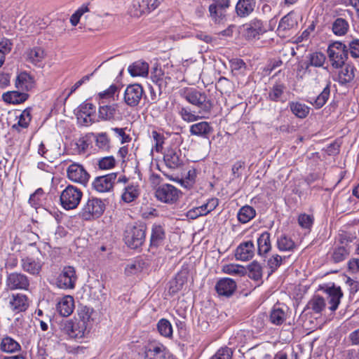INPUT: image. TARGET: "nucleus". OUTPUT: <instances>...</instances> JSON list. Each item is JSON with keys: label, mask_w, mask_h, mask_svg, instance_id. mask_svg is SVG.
<instances>
[{"label": "nucleus", "mask_w": 359, "mask_h": 359, "mask_svg": "<svg viewBox=\"0 0 359 359\" xmlns=\"http://www.w3.org/2000/svg\"><path fill=\"white\" fill-rule=\"evenodd\" d=\"M180 96L189 104L197 107L199 114H210L212 103L207 95L195 88H184L180 90Z\"/></svg>", "instance_id": "f257e3e1"}, {"label": "nucleus", "mask_w": 359, "mask_h": 359, "mask_svg": "<svg viewBox=\"0 0 359 359\" xmlns=\"http://www.w3.org/2000/svg\"><path fill=\"white\" fill-rule=\"evenodd\" d=\"M327 56L332 67L334 69L341 68L348 58L347 46L341 41L331 43L327 48Z\"/></svg>", "instance_id": "f03ea898"}, {"label": "nucleus", "mask_w": 359, "mask_h": 359, "mask_svg": "<svg viewBox=\"0 0 359 359\" xmlns=\"http://www.w3.org/2000/svg\"><path fill=\"white\" fill-rule=\"evenodd\" d=\"M146 230L144 224L127 226L124 236L126 244L132 249L141 247L145 241Z\"/></svg>", "instance_id": "7ed1b4c3"}, {"label": "nucleus", "mask_w": 359, "mask_h": 359, "mask_svg": "<svg viewBox=\"0 0 359 359\" xmlns=\"http://www.w3.org/2000/svg\"><path fill=\"white\" fill-rule=\"evenodd\" d=\"M104 210V202L100 198L92 197L84 203L79 212V216L84 220H92L101 217Z\"/></svg>", "instance_id": "20e7f679"}, {"label": "nucleus", "mask_w": 359, "mask_h": 359, "mask_svg": "<svg viewBox=\"0 0 359 359\" xmlns=\"http://www.w3.org/2000/svg\"><path fill=\"white\" fill-rule=\"evenodd\" d=\"M83 197L82 191L74 186L68 185L61 192L60 201L61 206L67 210H74L78 207Z\"/></svg>", "instance_id": "39448f33"}, {"label": "nucleus", "mask_w": 359, "mask_h": 359, "mask_svg": "<svg viewBox=\"0 0 359 359\" xmlns=\"http://www.w3.org/2000/svg\"><path fill=\"white\" fill-rule=\"evenodd\" d=\"M98 116L103 121H119L128 116V111L127 107L122 104L103 105L99 108Z\"/></svg>", "instance_id": "423d86ee"}, {"label": "nucleus", "mask_w": 359, "mask_h": 359, "mask_svg": "<svg viewBox=\"0 0 359 359\" xmlns=\"http://www.w3.org/2000/svg\"><path fill=\"white\" fill-rule=\"evenodd\" d=\"M60 329L69 338L75 339L83 338L88 332L86 325L79 323L76 319H69L62 322Z\"/></svg>", "instance_id": "0eeeda50"}, {"label": "nucleus", "mask_w": 359, "mask_h": 359, "mask_svg": "<svg viewBox=\"0 0 359 359\" xmlns=\"http://www.w3.org/2000/svg\"><path fill=\"white\" fill-rule=\"evenodd\" d=\"M77 279L75 268L72 266H66L62 268L58 275L56 284L60 289L72 290L75 287Z\"/></svg>", "instance_id": "6e6552de"}, {"label": "nucleus", "mask_w": 359, "mask_h": 359, "mask_svg": "<svg viewBox=\"0 0 359 359\" xmlns=\"http://www.w3.org/2000/svg\"><path fill=\"white\" fill-rule=\"evenodd\" d=\"M159 4L158 0H133L130 12L131 15L140 18L156 10Z\"/></svg>", "instance_id": "1a4fd4ad"}, {"label": "nucleus", "mask_w": 359, "mask_h": 359, "mask_svg": "<svg viewBox=\"0 0 359 359\" xmlns=\"http://www.w3.org/2000/svg\"><path fill=\"white\" fill-rule=\"evenodd\" d=\"M96 107L92 103L86 101L81 104L77 109L76 116L79 124L90 126L95 122Z\"/></svg>", "instance_id": "9d476101"}, {"label": "nucleus", "mask_w": 359, "mask_h": 359, "mask_svg": "<svg viewBox=\"0 0 359 359\" xmlns=\"http://www.w3.org/2000/svg\"><path fill=\"white\" fill-rule=\"evenodd\" d=\"M180 193V191L173 185L163 184L156 188L155 196L163 203H173L178 200Z\"/></svg>", "instance_id": "9b49d317"}, {"label": "nucleus", "mask_w": 359, "mask_h": 359, "mask_svg": "<svg viewBox=\"0 0 359 359\" xmlns=\"http://www.w3.org/2000/svg\"><path fill=\"white\" fill-rule=\"evenodd\" d=\"M117 173L111 172L105 175L97 177L92 183V187L98 193H107L113 189L116 180Z\"/></svg>", "instance_id": "f8f14e48"}, {"label": "nucleus", "mask_w": 359, "mask_h": 359, "mask_svg": "<svg viewBox=\"0 0 359 359\" xmlns=\"http://www.w3.org/2000/svg\"><path fill=\"white\" fill-rule=\"evenodd\" d=\"M144 95L143 88L139 84H131L126 87L123 94L125 103L131 107H136L140 102Z\"/></svg>", "instance_id": "ddd939ff"}, {"label": "nucleus", "mask_w": 359, "mask_h": 359, "mask_svg": "<svg viewBox=\"0 0 359 359\" xmlns=\"http://www.w3.org/2000/svg\"><path fill=\"white\" fill-rule=\"evenodd\" d=\"M67 177L72 182L86 186L89 180L90 175L83 165L79 163L71 164L67 170Z\"/></svg>", "instance_id": "4468645a"}, {"label": "nucleus", "mask_w": 359, "mask_h": 359, "mask_svg": "<svg viewBox=\"0 0 359 359\" xmlns=\"http://www.w3.org/2000/svg\"><path fill=\"white\" fill-rule=\"evenodd\" d=\"M6 285L10 290H28L29 280L21 273H11L6 279Z\"/></svg>", "instance_id": "2eb2a0df"}, {"label": "nucleus", "mask_w": 359, "mask_h": 359, "mask_svg": "<svg viewBox=\"0 0 359 359\" xmlns=\"http://www.w3.org/2000/svg\"><path fill=\"white\" fill-rule=\"evenodd\" d=\"M266 32V28L262 20L254 19L244 25V35L248 39L259 37Z\"/></svg>", "instance_id": "dca6fc26"}, {"label": "nucleus", "mask_w": 359, "mask_h": 359, "mask_svg": "<svg viewBox=\"0 0 359 359\" xmlns=\"http://www.w3.org/2000/svg\"><path fill=\"white\" fill-rule=\"evenodd\" d=\"M288 308L283 304H275L270 311L269 321L275 325L283 324L287 318Z\"/></svg>", "instance_id": "f3484780"}, {"label": "nucleus", "mask_w": 359, "mask_h": 359, "mask_svg": "<svg viewBox=\"0 0 359 359\" xmlns=\"http://www.w3.org/2000/svg\"><path fill=\"white\" fill-rule=\"evenodd\" d=\"M20 265L25 272L32 275H38L41 270L43 262L39 258L27 256L21 259Z\"/></svg>", "instance_id": "a211bd4d"}, {"label": "nucleus", "mask_w": 359, "mask_h": 359, "mask_svg": "<svg viewBox=\"0 0 359 359\" xmlns=\"http://www.w3.org/2000/svg\"><path fill=\"white\" fill-rule=\"evenodd\" d=\"M255 254V245L252 241L241 243L235 252V257L237 260L248 261L252 259Z\"/></svg>", "instance_id": "6ab92c4d"}, {"label": "nucleus", "mask_w": 359, "mask_h": 359, "mask_svg": "<svg viewBox=\"0 0 359 359\" xmlns=\"http://www.w3.org/2000/svg\"><path fill=\"white\" fill-rule=\"evenodd\" d=\"M236 282L229 278H224L219 280L215 285V290L219 296L230 297L236 289Z\"/></svg>", "instance_id": "aec40b11"}, {"label": "nucleus", "mask_w": 359, "mask_h": 359, "mask_svg": "<svg viewBox=\"0 0 359 359\" xmlns=\"http://www.w3.org/2000/svg\"><path fill=\"white\" fill-rule=\"evenodd\" d=\"M29 306L28 298L25 294H13L9 299V307L15 313L26 311Z\"/></svg>", "instance_id": "412c9836"}, {"label": "nucleus", "mask_w": 359, "mask_h": 359, "mask_svg": "<svg viewBox=\"0 0 359 359\" xmlns=\"http://www.w3.org/2000/svg\"><path fill=\"white\" fill-rule=\"evenodd\" d=\"M25 57L27 62L36 66H41L46 57V53L41 47L35 46L27 49Z\"/></svg>", "instance_id": "4be33fe9"}, {"label": "nucleus", "mask_w": 359, "mask_h": 359, "mask_svg": "<svg viewBox=\"0 0 359 359\" xmlns=\"http://www.w3.org/2000/svg\"><path fill=\"white\" fill-rule=\"evenodd\" d=\"M212 131V126L207 121L196 123L189 127V133L191 135L202 138H208Z\"/></svg>", "instance_id": "5701e85b"}, {"label": "nucleus", "mask_w": 359, "mask_h": 359, "mask_svg": "<svg viewBox=\"0 0 359 359\" xmlns=\"http://www.w3.org/2000/svg\"><path fill=\"white\" fill-rule=\"evenodd\" d=\"M57 311L64 317L69 316L74 309V300L73 297L66 295L61 298L57 304Z\"/></svg>", "instance_id": "b1692460"}, {"label": "nucleus", "mask_w": 359, "mask_h": 359, "mask_svg": "<svg viewBox=\"0 0 359 359\" xmlns=\"http://www.w3.org/2000/svg\"><path fill=\"white\" fill-rule=\"evenodd\" d=\"M330 29L336 36H344L349 30L348 22L342 18H337L330 24Z\"/></svg>", "instance_id": "393cba45"}, {"label": "nucleus", "mask_w": 359, "mask_h": 359, "mask_svg": "<svg viewBox=\"0 0 359 359\" xmlns=\"http://www.w3.org/2000/svg\"><path fill=\"white\" fill-rule=\"evenodd\" d=\"M15 87L20 90H32L34 87L33 77L25 72L20 73L15 80Z\"/></svg>", "instance_id": "a878e982"}, {"label": "nucleus", "mask_w": 359, "mask_h": 359, "mask_svg": "<svg viewBox=\"0 0 359 359\" xmlns=\"http://www.w3.org/2000/svg\"><path fill=\"white\" fill-rule=\"evenodd\" d=\"M178 114L181 118L187 123H192L205 118L206 114H199L191 109L189 107H181L178 109Z\"/></svg>", "instance_id": "bb28decb"}, {"label": "nucleus", "mask_w": 359, "mask_h": 359, "mask_svg": "<svg viewBox=\"0 0 359 359\" xmlns=\"http://www.w3.org/2000/svg\"><path fill=\"white\" fill-rule=\"evenodd\" d=\"M165 238V232L163 226L154 224L151 227L150 244L151 246L158 247L163 244Z\"/></svg>", "instance_id": "cd10ccee"}, {"label": "nucleus", "mask_w": 359, "mask_h": 359, "mask_svg": "<svg viewBox=\"0 0 359 359\" xmlns=\"http://www.w3.org/2000/svg\"><path fill=\"white\" fill-rule=\"evenodd\" d=\"M255 5L256 0H238L236 6V13L239 17H247L253 12Z\"/></svg>", "instance_id": "c85d7f7f"}, {"label": "nucleus", "mask_w": 359, "mask_h": 359, "mask_svg": "<svg viewBox=\"0 0 359 359\" xmlns=\"http://www.w3.org/2000/svg\"><path fill=\"white\" fill-rule=\"evenodd\" d=\"M342 296L343 293L340 287H332L327 290V302L331 311L337 310Z\"/></svg>", "instance_id": "c756f323"}, {"label": "nucleus", "mask_w": 359, "mask_h": 359, "mask_svg": "<svg viewBox=\"0 0 359 359\" xmlns=\"http://www.w3.org/2000/svg\"><path fill=\"white\" fill-rule=\"evenodd\" d=\"M285 90V86L283 83H276L269 90V99L273 102H284L286 100Z\"/></svg>", "instance_id": "7c9ffc66"}, {"label": "nucleus", "mask_w": 359, "mask_h": 359, "mask_svg": "<svg viewBox=\"0 0 359 359\" xmlns=\"http://www.w3.org/2000/svg\"><path fill=\"white\" fill-rule=\"evenodd\" d=\"M128 72L135 76H147L149 73V65L143 61H136L128 67Z\"/></svg>", "instance_id": "2f4dec72"}, {"label": "nucleus", "mask_w": 359, "mask_h": 359, "mask_svg": "<svg viewBox=\"0 0 359 359\" xmlns=\"http://www.w3.org/2000/svg\"><path fill=\"white\" fill-rule=\"evenodd\" d=\"M21 350L20 344L13 338L6 336L0 341V351L5 353H15Z\"/></svg>", "instance_id": "473e14b6"}, {"label": "nucleus", "mask_w": 359, "mask_h": 359, "mask_svg": "<svg viewBox=\"0 0 359 359\" xmlns=\"http://www.w3.org/2000/svg\"><path fill=\"white\" fill-rule=\"evenodd\" d=\"M3 100L9 104H18L24 102L28 98V94L19 91H9L3 94Z\"/></svg>", "instance_id": "72a5a7b5"}, {"label": "nucleus", "mask_w": 359, "mask_h": 359, "mask_svg": "<svg viewBox=\"0 0 359 359\" xmlns=\"http://www.w3.org/2000/svg\"><path fill=\"white\" fill-rule=\"evenodd\" d=\"M276 245L281 252H293L297 248L294 241L285 234H282L278 237Z\"/></svg>", "instance_id": "f704fd0d"}, {"label": "nucleus", "mask_w": 359, "mask_h": 359, "mask_svg": "<svg viewBox=\"0 0 359 359\" xmlns=\"http://www.w3.org/2000/svg\"><path fill=\"white\" fill-rule=\"evenodd\" d=\"M140 195L138 185L133 183L127 184L121 194V199L125 203H129L134 201Z\"/></svg>", "instance_id": "c9c22d12"}, {"label": "nucleus", "mask_w": 359, "mask_h": 359, "mask_svg": "<svg viewBox=\"0 0 359 359\" xmlns=\"http://www.w3.org/2000/svg\"><path fill=\"white\" fill-rule=\"evenodd\" d=\"M166 355V348L163 345H154L145 351L144 359H165Z\"/></svg>", "instance_id": "e433bc0d"}, {"label": "nucleus", "mask_w": 359, "mask_h": 359, "mask_svg": "<svg viewBox=\"0 0 359 359\" xmlns=\"http://www.w3.org/2000/svg\"><path fill=\"white\" fill-rule=\"evenodd\" d=\"M93 310L86 306H79L76 311V316L74 318L79 323H83L88 328L91 320Z\"/></svg>", "instance_id": "4c0bfd02"}, {"label": "nucleus", "mask_w": 359, "mask_h": 359, "mask_svg": "<svg viewBox=\"0 0 359 359\" xmlns=\"http://www.w3.org/2000/svg\"><path fill=\"white\" fill-rule=\"evenodd\" d=\"M338 74V81L341 84H346L352 81L355 77L354 66L346 65L343 66Z\"/></svg>", "instance_id": "58836bf2"}, {"label": "nucleus", "mask_w": 359, "mask_h": 359, "mask_svg": "<svg viewBox=\"0 0 359 359\" xmlns=\"http://www.w3.org/2000/svg\"><path fill=\"white\" fill-rule=\"evenodd\" d=\"M258 254L264 255L268 253L271 248L270 233L267 231L263 232L257 238Z\"/></svg>", "instance_id": "ea45409f"}, {"label": "nucleus", "mask_w": 359, "mask_h": 359, "mask_svg": "<svg viewBox=\"0 0 359 359\" xmlns=\"http://www.w3.org/2000/svg\"><path fill=\"white\" fill-rule=\"evenodd\" d=\"M349 250L346 246H337L330 252V259L334 263H339L345 260L349 255Z\"/></svg>", "instance_id": "a19ab883"}, {"label": "nucleus", "mask_w": 359, "mask_h": 359, "mask_svg": "<svg viewBox=\"0 0 359 359\" xmlns=\"http://www.w3.org/2000/svg\"><path fill=\"white\" fill-rule=\"evenodd\" d=\"M289 107L292 114L299 118H306L310 111L308 106L299 102H291Z\"/></svg>", "instance_id": "79ce46f5"}, {"label": "nucleus", "mask_w": 359, "mask_h": 359, "mask_svg": "<svg viewBox=\"0 0 359 359\" xmlns=\"http://www.w3.org/2000/svg\"><path fill=\"white\" fill-rule=\"evenodd\" d=\"M163 159L166 165L172 169L177 168L182 164L179 154L172 149H170L165 153Z\"/></svg>", "instance_id": "37998d69"}, {"label": "nucleus", "mask_w": 359, "mask_h": 359, "mask_svg": "<svg viewBox=\"0 0 359 359\" xmlns=\"http://www.w3.org/2000/svg\"><path fill=\"white\" fill-rule=\"evenodd\" d=\"M255 215L256 211L252 207L245 205L239 210L237 217L240 222L245 224L252 219Z\"/></svg>", "instance_id": "c03bdc74"}, {"label": "nucleus", "mask_w": 359, "mask_h": 359, "mask_svg": "<svg viewBox=\"0 0 359 359\" xmlns=\"http://www.w3.org/2000/svg\"><path fill=\"white\" fill-rule=\"evenodd\" d=\"M307 59L309 66H310V67L316 68L323 67L326 60V57L320 52H315L309 54L307 56Z\"/></svg>", "instance_id": "a18cd8bd"}, {"label": "nucleus", "mask_w": 359, "mask_h": 359, "mask_svg": "<svg viewBox=\"0 0 359 359\" xmlns=\"http://www.w3.org/2000/svg\"><path fill=\"white\" fill-rule=\"evenodd\" d=\"M157 330L160 334L164 337L170 339L172 337V327L170 322L165 318L158 320Z\"/></svg>", "instance_id": "49530a36"}, {"label": "nucleus", "mask_w": 359, "mask_h": 359, "mask_svg": "<svg viewBox=\"0 0 359 359\" xmlns=\"http://www.w3.org/2000/svg\"><path fill=\"white\" fill-rule=\"evenodd\" d=\"M295 24L290 14H287L281 18L278 27V32L279 34L284 35L285 32L291 29Z\"/></svg>", "instance_id": "de8ad7c7"}, {"label": "nucleus", "mask_w": 359, "mask_h": 359, "mask_svg": "<svg viewBox=\"0 0 359 359\" xmlns=\"http://www.w3.org/2000/svg\"><path fill=\"white\" fill-rule=\"evenodd\" d=\"M222 271L226 274L243 276L245 274V268L239 264H229L222 266Z\"/></svg>", "instance_id": "09e8293b"}, {"label": "nucleus", "mask_w": 359, "mask_h": 359, "mask_svg": "<svg viewBox=\"0 0 359 359\" xmlns=\"http://www.w3.org/2000/svg\"><path fill=\"white\" fill-rule=\"evenodd\" d=\"M325 299L318 296H314L308 303L307 306L309 309H312L315 313L321 312L325 307Z\"/></svg>", "instance_id": "8fccbe9b"}, {"label": "nucleus", "mask_w": 359, "mask_h": 359, "mask_svg": "<svg viewBox=\"0 0 359 359\" xmlns=\"http://www.w3.org/2000/svg\"><path fill=\"white\" fill-rule=\"evenodd\" d=\"M330 87L327 85L320 95H318L313 101H309L311 104L314 105L316 108H321L327 102L330 96Z\"/></svg>", "instance_id": "3c124183"}, {"label": "nucleus", "mask_w": 359, "mask_h": 359, "mask_svg": "<svg viewBox=\"0 0 359 359\" xmlns=\"http://www.w3.org/2000/svg\"><path fill=\"white\" fill-rule=\"evenodd\" d=\"M151 135L154 142V144L151 148V152H154V151L157 153L161 152L165 141L164 135L156 130L152 131Z\"/></svg>", "instance_id": "603ef678"}, {"label": "nucleus", "mask_w": 359, "mask_h": 359, "mask_svg": "<svg viewBox=\"0 0 359 359\" xmlns=\"http://www.w3.org/2000/svg\"><path fill=\"white\" fill-rule=\"evenodd\" d=\"M249 277L255 280H259L262 277V267L257 262H252L248 266Z\"/></svg>", "instance_id": "864d4df0"}, {"label": "nucleus", "mask_w": 359, "mask_h": 359, "mask_svg": "<svg viewBox=\"0 0 359 359\" xmlns=\"http://www.w3.org/2000/svg\"><path fill=\"white\" fill-rule=\"evenodd\" d=\"M224 8H220L215 7V5L209 6L210 16L213 21L216 23H220L225 16L224 10Z\"/></svg>", "instance_id": "5fc2aeb1"}, {"label": "nucleus", "mask_w": 359, "mask_h": 359, "mask_svg": "<svg viewBox=\"0 0 359 359\" xmlns=\"http://www.w3.org/2000/svg\"><path fill=\"white\" fill-rule=\"evenodd\" d=\"M297 221L302 229L309 230L313 224L314 218L311 215L302 213L299 215Z\"/></svg>", "instance_id": "6e6d98bb"}, {"label": "nucleus", "mask_w": 359, "mask_h": 359, "mask_svg": "<svg viewBox=\"0 0 359 359\" xmlns=\"http://www.w3.org/2000/svg\"><path fill=\"white\" fill-rule=\"evenodd\" d=\"M121 144L130 142L131 137L126 133L127 128H112L111 129Z\"/></svg>", "instance_id": "4d7b16f0"}, {"label": "nucleus", "mask_w": 359, "mask_h": 359, "mask_svg": "<svg viewBox=\"0 0 359 359\" xmlns=\"http://www.w3.org/2000/svg\"><path fill=\"white\" fill-rule=\"evenodd\" d=\"M219 205V201L216 198H209L206 203L200 205L201 210L204 216L214 210Z\"/></svg>", "instance_id": "13d9d810"}, {"label": "nucleus", "mask_w": 359, "mask_h": 359, "mask_svg": "<svg viewBox=\"0 0 359 359\" xmlns=\"http://www.w3.org/2000/svg\"><path fill=\"white\" fill-rule=\"evenodd\" d=\"M116 165V160L114 156H109L101 158L98 161V167L101 170H109Z\"/></svg>", "instance_id": "bf43d9fd"}, {"label": "nucleus", "mask_w": 359, "mask_h": 359, "mask_svg": "<svg viewBox=\"0 0 359 359\" xmlns=\"http://www.w3.org/2000/svg\"><path fill=\"white\" fill-rule=\"evenodd\" d=\"M31 111L30 108L25 109L22 111L18 117V125L21 128H26L28 127L31 121Z\"/></svg>", "instance_id": "052dcab7"}, {"label": "nucleus", "mask_w": 359, "mask_h": 359, "mask_svg": "<svg viewBox=\"0 0 359 359\" xmlns=\"http://www.w3.org/2000/svg\"><path fill=\"white\" fill-rule=\"evenodd\" d=\"M91 74L86 75L83 76L80 80L76 81L69 90H65V93H66V98L67 99L73 93H74L79 88H80L83 84L87 83L90 79Z\"/></svg>", "instance_id": "680f3d73"}, {"label": "nucleus", "mask_w": 359, "mask_h": 359, "mask_svg": "<svg viewBox=\"0 0 359 359\" xmlns=\"http://www.w3.org/2000/svg\"><path fill=\"white\" fill-rule=\"evenodd\" d=\"M283 259V257L278 254H274L269 258L267 264L271 269V272L278 269V268L282 264Z\"/></svg>", "instance_id": "e2e57ef3"}, {"label": "nucleus", "mask_w": 359, "mask_h": 359, "mask_svg": "<svg viewBox=\"0 0 359 359\" xmlns=\"http://www.w3.org/2000/svg\"><path fill=\"white\" fill-rule=\"evenodd\" d=\"M233 352L229 347L220 348L211 359H231Z\"/></svg>", "instance_id": "0e129e2a"}, {"label": "nucleus", "mask_w": 359, "mask_h": 359, "mask_svg": "<svg viewBox=\"0 0 359 359\" xmlns=\"http://www.w3.org/2000/svg\"><path fill=\"white\" fill-rule=\"evenodd\" d=\"M348 52L349 51L351 56L354 58L359 57V39H354L349 42L347 46Z\"/></svg>", "instance_id": "69168bd1"}, {"label": "nucleus", "mask_w": 359, "mask_h": 359, "mask_svg": "<svg viewBox=\"0 0 359 359\" xmlns=\"http://www.w3.org/2000/svg\"><path fill=\"white\" fill-rule=\"evenodd\" d=\"M306 75L311 81H314L316 83H320L323 79V74L316 68L311 67L310 69H308Z\"/></svg>", "instance_id": "338daca9"}, {"label": "nucleus", "mask_w": 359, "mask_h": 359, "mask_svg": "<svg viewBox=\"0 0 359 359\" xmlns=\"http://www.w3.org/2000/svg\"><path fill=\"white\" fill-rule=\"evenodd\" d=\"M13 48V43L10 39H3L0 41V53L4 55L8 54Z\"/></svg>", "instance_id": "774afa93"}]
</instances>
